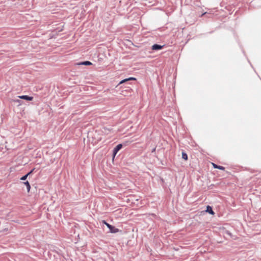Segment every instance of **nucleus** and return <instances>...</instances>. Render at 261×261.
<instances>
[{
  "label": "nucleus",
  "mask_w": 261,
  "mask_h": 261,
  "mask_svg": "<svg viewBox=\"0 0 261 261\" xmlns=\"http://www.w3.org/2000/svg\"><path fill=\"white\" fill-rule=\"evenodd\" d=\"M206 212L208 213L209 214H210L211 215H214V212L213 211L212 207L209 206V205L206 206Z\"/></svg>",
  "instance_id": "39448f33"
},
{
  "label": "nucleus",
  "mask_w": 261,
  "mask_h": 261,
  "mask_svg": "<svg viewBox=\"0 0 261 261\" xmlns=\"http://www.w3.org/2000/svg\"><path fill=\"white\" fill-rule=\"evenodd\" d=\"M212 164H213L214 168H215L219 169L222 170H224L225 169V168L223 166H218L214 163H212Z\"/></svg>",
  "instance_id": "423d86ee"
},
{
  "label": "nucleus",
  "mask_w": 261,
  "mask_h": 261,
  "mask_svg": "<svg viewBox=\"0 0 261 261\" xmlns=\"http://www.w3.org/2000/svg\"><path fill=\"white\" fill-rule=\"evenodd\" d=\"M122 147V144H119L117 145L113 150V158L115 157L118 151L121 149Z\"/></svg>",
  "instance_id": "f257e3e1"
},
{
  "label": "nucleus",
  "mask_w": 261,
  "mask_h": 261,
  "mask_svg": "<svg viewBox=\"0 0 261 261\" xmlns=\"http://www.w3.org/2000/svg\"><path fill=\"white\" fill-rule=\"evenodd\" d=\"M34 169H33L32 170H31L30 172H29L28 174H27L26 175H25L24 176H22L20 179L22 180H24L27 179L28 176L29 175H30V174H31L33 171Z\"/></svg>",
  "instance_id": "6e6552de"
},
{
  "label": "nucleus",
  "mask_w": 261,
  "mask_h": 261,
  "mask_svg": "<svg viewBox=\"0 0 261 261\" xmlns=\"http://www.w3.org/2000/svg\"><path fill=\"white\" fill-rule=\"evenodd\" d=\"M14 101L16 102L19 103H21V101L19 99L14 100Z\"/></svg>",
  "instance_id": "ddd939ff"
},
{
  "label": "nucleus",
  "mask_w": 261,
  "mask_h": 261,
  "mask_svg": "<svg viewBox=\"0 0 261 261\" xmlns=\"http://www.w3.org/2000/svg\"><path fill=\"white\" fill-rule=\"evenodd\" d=\"M103 223L107 225V226L109 228L111 227V225L109 224V223H107L106 222L104 221Z\"/></svg>",
  "instance_id": "f8f14e48"
},
{
  "label": "nucleus",
  "mask_w": 261,
  "mask_h": 261,
  "mask_svg": "<svg viewBox=\"0 0 261 261\" xmlns=\"http://www.w3.org/2000/svg\"><path fill=\"white\" fill-rule=\"evenodd\" d=\"M182 158L185 160H188V155H187V154L185 152H183L182 153Z\"/></svg>",
  "instance_id": "9b49d317"
},
{
  "label": "nucleus",
  "mask_w": 261,
  "mask_h": 261,
  "mask_svg": "<svg viewBox=\"0 0 261 261\" xmlns=\"http://www.w3.org/2000/svg\"><path fill=\"white\" fill-rule=\"evenodd\" d=\"M109 229L111 233H116L119 231V229L118 228H116L112 225L111 226V227L109 228Z\"/></svg>",
  "instance_id": "7ed1b4c3"
},
{
  "label": "nucleus",
  "mask_w": 261,
  "mask_h": 261,
  "mask_svg": "<svg viewBox=\"0 0 261 261\" xmlns=\"http://www.w3.org/2000/svg\"><path fill=\"white\" fill-rule=\"evenodd\" d=\"M163 46L158 44H154L152 46V49L153 50H159L162 49Z\"/></svg>",
  "instance_id": "20e7f679"
},
{
  "label": "nucleus",
  "mask_w": 261,
  "mask_h": 261,
  "mask_svg": "<svg viewBox=\"0 0 261 261\" xmlns=\"http://www.w3.org/2000/svg\"><path fill=\"white\" fill-rule=\"evenodd\" d=\"M79 65H92V63L89 61H85L80 63Z\"/></svg>",
  "instance_id": "1a4fd4ad"
},
{
  "label": "nucleus",
  "mask_w": 261,
  "mask_h": 261,
  "mask_svg": "<svg viewBox=\"0 0 261 261\" xmlns=\"http://www.w3.org/2000/svg\"><path fill=\"white\" fill-rule=\"evenodd\" d=\"M130 80H136V79L134 78V77H129L128 79H124L122 81H121L120 83H119V84H121L126 81H130Z\"/></svg>",
  "instance_id": "0eeeda50"
},
{
  "label": "nucleus",
  "mask_w": 261,
  "mask_h": 261,
  "mask_svg": "<svg viewBox=\"0 0 261 261\" xmlns=\"http://www.w3.org/2000/svg\"><path fill=\"white\" fill-rule=\"evenodd\" d=\"M18 97L20 99H23L28 101H31L33 99V97L29 96L28 95L19 96Z\"/></svg>",
  "instance_id": "f03ea898"
},
{
  "label": "nucleus",
  "mask_w": 261,
  "mask_h": 261,
  "mask_svg": "<svg viewBox=\"0 0 261 261\" xmlns=\"http://www.w3.org/2000/svg\"><path fill=\"white\" fill-rule=\"evenodd\" d=\"M24 185L27 186V190H28V191L29 192L30 190V189H31V186L30 185V184L29 182L27 181L25 182H24Z\"/></svg>",
  "instance_id": "9d476101"
}]
</instances>
